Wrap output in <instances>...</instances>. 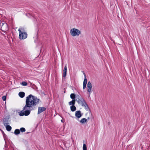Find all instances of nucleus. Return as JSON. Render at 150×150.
<instances>
[{
	"instance_id": "nucleus-1",
	"label": "nucleus",
	"mask_w": 150,
	"mask_h": 150,
	"mask_svg": "<svg viewBox=\"0 0 150 150\" xmlns=\"http://www.w3.org/2000/svg\"><path fill=\"white\" fill-rule=\"evenodd\" d=\"M40 100L36 96L30 94L26 98L25 105L23 108V110L19 113V115L22 116H28L30 113L31 111L34 110L37 108V105L39 104Z\"/></svg>"
},
{
	"instance_id": "nucleus-2",
	"label": "nucleus",
	"mask_w": 150,
	"mask_h": 150,
	"mask_svg": "<svg viewBox=\"0 0 150 150\" xmlns=\"http://www.w3.org/2000/svg\"><path fill=\"white\" fill-rule=\"evenodd\" d=\"M19 34V37L20 39H24L26 38L28 36L27 33L25 31L24 29L23 28H20L18 30Z\"/></svg>"
},
{
	"instance_id": "nucleus-3",
	"label": "nucleus",
	"mask_w": 150,
	"mask_h": 150,
	"mask_svg": "<svg viewBox=\"0 0 150 150\" xmlns=\"http://www.w3.org/2000/svg\"><path fill=\"white\" fill-rule=\"evenodd\" d=\"M70 33L71 35L74 36L76 35H79L81 33V32L78 29L74 28L71 30Z\"/></svg>"
},
{
	"instance_id": "nucleus-4",
	"label": "nucleus",
	"mask_w": 150,
	"mask_h": 150,
	"mask_svg": "<svg viewBox=\"0 0 150 150\" xmlns=\"http://www.w3.org/2000/svg\"><path fill=\"white\" fill-rule=\"evenodd\" d=\"M1 30L3 32H5L8 30V26L7 24L5 22L3 23L1 22Z\"/></svg>"
},
{
	"instance_id": "nucleus-5",
	"label": "nucleus",
	"mask_w": 150,
	"mask_h": 150,
	"mask_svg": "<svg viewBox=\"0 0 150 150\" xmlns=\"http://www.w3.org/2000/svg\"><path fill=\"white\" fill-rule=\"evenodd\" d=\"M80 104L81 105V106L85 108V109L87 110H88L89 109V108L88 105L87 103L86 100H84L80 102Z\"/></svg>"
},
{
	"instance_id": "nucleus-6",
	"label": "nucleus",
	"mask_w": 150,
	"mask_h": 150,
	"mask_svg": "<svg viewBox=\"0 0 150 150\" xmlns=\"http://www.w3.org/2000/svg\"><path fill=\"white\" fill-rule=\"evenodd\" d=\"M87 87L88 88L87 91L89 93V95H90V93H91V89L92 88V84L90 81H89L88 82L87 85Z\"/></svg>"
},
{
	"instance_id": "nucleus-7",
	"label": "nucleus",
	"mask_w": 150,
	"mask_h": 150,
	"mask_svg": "<svg viewBox=\"0 0 150 150\" xmlns=\"http://www.w3.org/2000/svg\"><path fill=\"white\" fill-rule=\"evenodd\" d=\"M77 99L76 100L79 104H80V102L84 100V99L80 95H77L76 96Z\"/></svg>"
},
{
	"instance_id": "nucleus-8",
	"label": "nucleus",
	"mask_w": 150,
	"mask_h": 150,
	"mask_svg": "<svg viewBox=\"0 0 150 150\" xmlns=\"http://www.w3.org/2000/svg\"><path fill=\"white\" fill-rule=\"evenodd\" d=\"M77 99L76 100L79 104H80V102L84 100V99L80 95H77L76 96Z\"/></svg>"
},
{
	"instance_id": "nucleus-9",
	"label": "nucleus",
	"mask_w": 150,
	"mask_h": 150,
	"mask_svg": "<svg viewBox=\"0 0 150 150\" xmlns=\"http://www.w3.org/2000/svg\"><path fill=\"white\" fill-rule=\"evenodd\" d=\"M46 108L44 107H39L38 112V114H39L45 111L46 110Z\"/></svg>"
},
{
	"instance_id": "nucleus-10",
	"label": "nucleus",
	"mask_w": 150,
	"mask_h": 150,
	"mask_svg": "<svg viewBox=\"0 0 150 150\" xmlns=\"http://www.w3.org/2000/svg\"><path fill=\"white\" fill-rule=\"evenodd\" d=\"M82 114L81 113V111L78 110L76 112L75 115L76 117L79 118L82 116Z\"/></svg>"
},
{
	"instance_id": "nucleus-11",
	"label": "nucleus",
	"mask_w": 150,
	"mask_h": 150,
	"mask_svg": "<svg viewBox=\"0 0 150 150\" xmlns=\"http://www.w3.org/2000/svg\"><path fill=\"white\" fill-rule=\"evenodd\" d=\"M8 118H5L3 120V123L4 126L8 125L9 124L8 123Z\"/></svg>"
},
{
	"instance_id": "nucleus-12",
	"label": "nucleus",
	"mask_w": 150,
	"mask_h": 150,
	"mask_svg": "<svg viewBox=\"0 0 150 150\" xmlns=\"http://www.w3.org/2000/svg\"><path fill=\"white\" fill-rule=\"evenodd\" d=\"M67 65H66L64 67L63 72V76L65 78L67 75Z\"/></svg>"
},
{
	"instance_id": "nucleus-13",
	"label": "nucleus",
	"mask_w": 150,
	"mask_h": 150,
	"mask_svg": "<svg viewBox=\"0 0 150 150\" xmlns=\"http://www.w3.org/2000/svg\"><path fill=\"white\" fill-rule=\"evenodd\" d=\"M18 95L21 98H23L25 96V93L23 92H20L18 93Z\"/></svg>"
},
{
	"instance_id": "nucleus-14",
	"label": "nucleus",
	"mask_w": 150,
	"mask_h": 150,
	"mask_svg": "<svg viewBox=\"0 0 150 150\" xmlns=\"http://www.w3.org/2000/svg\"><path fill=\"white\" fill-rule=\"evenodd\" d=\"M6 127V130L8 131H10L11 129V127L9 125H7L5 126Z\"/></svg>"
},
{
	"instance_id": "nucleus-15",
	"label": "nucleus",
	"mask_w": 150,
	"mask_h": 150,
	"mask_svg": "<svg viewBox=\"0 0 150 150\" xmlns=\"http://www.w3.org/2000/svg\"><path fill=\"white\" fill-rule=\"evenodd\" d=\"M87 122V120L85 118L82 119L80 121V122L82 124H84Z\"/></svg>"
},
{
	"instance_id": "nucleus-16",
	"label": "nucleus",
	"mask_w": 150,
	"mask_h": 150,
	"mask_svg": "<svg viewBox=\"0 0 150 150\" xmlns=\"http://www.w3.org/2000/svg\"><path fill=\"white\" fill-rule=\"evenodd\" d=\"M76 100H72V101L69 103V105H74L75 103Z\"/></svg>"
},
{
	"instance_id": "nucleus-17",
	"label": "nucleus",
	"mask_w": 150,
	"mask_h": 150,
	"mask_svg": "<svg viewBox=\"0 0 150 150\" xmlns=\"http://www.w3.org/2000/svg\"><path fill=\"white\" fill-rule=\"evenodd\" d=\"M70 109L71 111L74 112L76 110V108L74 105H71L70 107Z\"/></svg>"
},
{
	"instance_id": "nucleus-18",
	"label": "nucleus",
	"mask_w": 150,
	"mask_h": 150,
	"mask_svg": "<svg viewBox=\"0 0 150 150\" xmlns=\"http://www.w3.org/2000/svg\"><path fill=\"white\" fill-rule=\"evenodd\" d=\"M20 133V129H16L15 130L14 133L15 135H18Z\"/></svg>"
},
{
	"instance_id": "nucleus-19",
	"label": "nucleus",
	"mask_w": 150,
	"mask_h": 150,
	"mask_svg": "<svg viewBox=\"0 0 150 150\" xmlns=\"http://www.w3.org/2000/svg\"><path fill=\"white\" fill-rule=\"evenodd\" d=\"M70 98L73 100H75L76 95L74 93H71L70 95Z\"/></svg>"
},
{
	"instance_id": "nucleus-20",
	"label": "nucleus",
	"mask_w": 150,
	"mask_h": 150,
	"mask_svg": "<svg viewBox=\"0 0 150 150\" xmlns=\"http://www.w3.org/2000/svg\"><path fill=\"white\" fill-rule=\"evenodd\" d=\"M30 86L32 88L35 90H36L37 88V87L36 86V85L34 84H33L32 83H31Z\"/></svg>"
},
{
	"instance_id": "nucleus-21",
	"label": "nucleus",
	"mask_w": 150,
	"mask_h": 150,
	"mask_svg": "<svg viewBox=\"0 0 150 150\" xmlns=\"http://www.w3.org/2000/svg\"><path fill=\"white\" fill-rule=\"evenodd\" d=\"M1 130V132L3 135V136L4 139V140H5V138L7 137V135L5 134L3 130Z\"/></svg>"
},
{
	"instance_id": "nucleus-22",
	"label": "nucleus",
	"mask_w": 150,
	"mask_h": 150,
	"mask_svg": "<svg viewBox=\"0 0 150 150\" xmlns=\"http://www.w3.org/2000/svg\"><path fill=\"white\" fill-rule=\"evenodd\" d=\"M21 84L23 86H26L27 85V83L25 81H23L21 83Z\"/></svg>"
},
{
	"instance_id": "nucleus-23",
	"label": "nucleus",
	"mask_w": 150,
	"mask_h": 150,
	"mask_svg": "<svg viewBox=\"0 0 150 150\" xmlns=\"http://www.w3.org/2000/svg\"><path fill=\"white\" fill-rule=\"evenodd\" d=\"M83 150H87V148L86 144H83Z\"/></svg>"
},
{
	"instance_id": "nucleus-24",
	"label": "nucleus",
	"mask_w": 150,
	"mask_h": 150,
	"mask_svg": "<svg viewBox=\"0 0 150 150\" xmlns=\"http://www.w3.org/2000/svg\"><path fill=\"white\" fill-rule=\"evenodd\" d=\"M87 82V80L86 78V77H85L84 79V80L83 82V84H86Z\"/></svg>"
},
{
	"instance_id": "nucleus-25",
	"label": "nucleus",
	"mask_w": 150,
	"mask_h": 150,
	"mask_svg": "<svg viewBox=\"0 0 150 150\" xmlns=\"http://www.w3.org/2000/svg\"><path fill=\"white\" fill-rule=\"evenodd\" d=\"M20 131L21 132H25V129L24 127H21L20 129Z\"/></svg>"
},
{
	"instance_id": "nucleus-26",
	"label": "nucleus",
	"mask_w": 150,
	"mask_h": 150,
	"mask_svg": "<svg viewBox=\"0 0 150 150\" xmlns=\"http://www.w3.org/2000/svg\"><path fill=\"white\" fill-rule=\"evenodd\" d=\"M2 100L4 101H6V96H3L2 97Z\"/></svg>"
},
{
	"instance_id": "nucleus-27",
	"label": "nucleus",
	"mask_w": 150,
	"mask_h": 150,
	"mask_svg": "<svg viewBox=\"0 0 150 150\" xmlns=\"http://www.w3.org/2000/svg\"><path fill=\"white\" fill-rule=\"evenodd\" d=\"M86 84H83V88L85 89L86 87Z\"/></svg>"
},
{
	"instance_id": "nucleus-28",
	"label": "nucleus",
	"mask_w": 150,
	"mask_h": 150,
	"mask_svg": "<svg viewBox=\"0 0 150 150\" xmlns=\"http://www.w3.org/2000/svg\"><path fill=\"white\" fill-rule=\"evenodd\" d=\"M83 74H84V76L85 78V77H86V75L85 73L84 72L83 73Z\"/></svg>"
},
{
	"instance_id": "nucleus-29",
	"label": "nucleus",
	"mask_w": 150,
	"mask_h": 150,
	"mask_svg": "<svg viewBox=\"0 0 150 150\" xmlns=\"http://www.w3.org/2000/svg\"><path fill=\"white\" fill-rule=\"evenodd\" d=\"M90 119V117H88L87 118V120H89Z\"/></svg>"
},
{
	"instance_id": "nucleus-30",
	"label": "nucleus",
	"mask_w": 150,
	"mask_h": 150,
	"mask_svg": "<svg viewBox=\"0 0 150 150\" xmlns=\"http://www.w3.org/2000/svg\"><path fill=\"white\" fill-rule=\"evenodd\" d=\"M61 122H63V120H61Z\"/></svg>"
},
{
	"instance_id": "nucleus-31",
	"label": "nucleus",
	"mask_w": 150,
	"mask_h": 150,
	"mask_svg": "<svg viewBox=\"0 0 150 150\" xmlns=\"http://www.w3.org/2000/svg\"><path fill=\"white\" fill-rule=\"evenodd\" d=\"M64 93H65V91H64Z\"/></svg>"
}]
</instances>
